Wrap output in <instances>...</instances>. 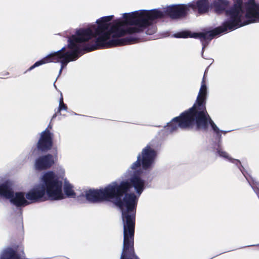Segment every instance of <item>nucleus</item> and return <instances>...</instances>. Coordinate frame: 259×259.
<instances>
[{
    "instance_id": "1",
    "label": "nucleus",
    "mask_w": 259,
    "mask_h": 259,
    "mask_svg": "<svg viewBox=\"0 0 259 259\" xmlns=\"http://www.w3.org/2000/svg\"><path fill=\"white\" fill-rule=\"evenodd\" d=\"M132 187L140 195L144 189V180L134 174L130 181H122L119 184L113 182L104 188L90 189L85 193L86 198L90 202L111 201L120 209L125 247L133 244L135 235L137 200L134 193H128Z\"/></svg>"
},
{
    "instance_id": "2",
    "label": "nucleus",
    "mask_w": 259,
    "mask_h": 259,
    "mask_svg": "<svg viewBox=\"0 0 259 259\" xmlns=\"http://www.w3.org/2000/svg\"><path fill=\"white\" fill-rule=\"evenodd\" d=\"M205 72L196 102L192 107L181 113L179 116L174 118L167 123L164 127L167 132L172 133L180 127L204 133L208 131L210 126L217 134L220 133L221 131L208 113L206 108L207 87Z\"/></svg>"
},
{
    "instance_id": "3",
    "label": "nucleus",
    "mask_w": 259,
    "mask_h": 259,
    "mask_svg": "<svg viewBox=\"0 0 259 259\" xmlns=\"http://www.w3.org/2000/svg\"><path fill=\"white\" fill-rule=\"evenodd\" d=\"M229 6L228 0H213L211 5L216 14L225 13L227 19L225 22H231L234 19V28L227 29V31L259 21V4H256L254 0H248L244 5L242 0H236L233 6L228 9Z\"/></svg>"
},
{
    "instance_id": "4",
    "label": "nucleus",
    "mask_w": 259,
    "mask_h": 259,
    "mask_svg": "<svg viewBox=\"0 0 259 259\" xmlns=\"http://www.w3.org/2000/svg\"><path fill=\"white\" fill-rule=\"evenodd\" d=\"M113 15L103 17L97 21L98 26H93L91 28H80L78 30H87L90 31L89 40L93 37H96L94 44H88L83 48V51L86 52H92L96 50L104 49L117 46H122L131 45L136 42L138 39V37L129 36L121 39H112L108 40L110 38V33L108 32L110 23H108L112 20Z\"/></svg>"
},
{
    "instance_id": "5",
    "label": "nucleus",
    "mask_w": 259,
    "mask_h": 259,
    "mask_svg": "<svg viewBox=\"0 0 259 259\" xmlns=\"http://www.w3.org/2000/svg\"><path fill=\"white\" fill-rule=\"evenodd\" d=\"M162 16L163 14L161 11L157 9L141 10L130 13H124L123 16L124 20L122 21L124 22V26L125 25L135 26L129 28L138 29L137 33H140L147 26L152 24V21Z\"/></svg>"
},
{
    "instance_id": "6",
    "label": "nucleus",
    "mask_w": 259,
    "mask_h": 259,
    "mask_svg": "<svg viewBox=\"0 0 259 259\" xmlns=\"http://www.w3.org/2000/svg\"><path fill=\"white\" fill-rule=\"evenodd\" d=\"M231 21L224 22L222 26L205 32H191L190 31L186 30L175 33L174 36L176 38H198L201 42L202 49H204L214 36L227 32V29L234 28V26H235L234 19L231 20Z\"/></svg>"
},
{
    "instance_id": "7",
    "label": "nucleus",
    "mask_w": 259,
    "mask_h": 259,
    "mask_svg": "<svg viewBox=\"0 0 259 259\" xmlns=\"http://www.w3.org/2000/svg\"><path fill=\"white\" fill-rule=\"evenodd\" d=\"M41 187L44 188L45 193L50 200H61L65 198L62 193V182L52 171L45 173L42 178Z\"/></svg>"
},
{
    "instance_id": "8",
    "label": "nucleus",
    "mask_w": 259,
    "mask_h": 259,
    "mask_svg": "<svg viewBox=\"0 0 259 259\" xmlns=\"http://www.w3.org/2000/svg\"><path fill=\"white\" fill-rule=\"evenodd\" d=\"M89 34L90 31L88 30H77L75 35L69 37L67 48L71 51L67 52L65 57L70 61H75L79 58L82 50L80 48L78 44L88 41L90 38Z\"/></svg>"
},
{
    "instance_id": "9",
    "label": "nucleus",
    "mask_w": 259,
    "mask_h": 259,
    "mask_svg": "<svg viewBox=\"0 0 259 259\" xmlns=\"http://www.w3.org/2000/svg\"><path fill=\"white\" fill-rule=\"evenodd\" d=\"M22 235L17 239L13 236L11 240V246L4 249L0 254V259H27L24 252Z\"/></svg>"
},
{
    "instance_id": "10",
    "label": "nucleus",
    "mask_w": 259,
    "mask_h": 259,
    "mask_svg": "<svg viewBox=\"0 0 259 259\" xmlns=\"http://www.w3.org/2000/svg\"><path fill=\"white\" fill-rule=\"evenodd\" d=\"M0 196L7 199L17 207L25 206L29 202L25 199L23 192H16L15 195L14 191L8 182L0 184Z\"/></svg>"
},
{
    "instance_id": "11",
    "label": "nucleus",
    "mask_w": 259,
    "mask_h": 259,
    "mask_svg": "<svg viewBox=\"0 0 259 259\" xmlns=\"http://www.w3.org/2000/svg\"><path fill=\"white\" fill-rule=\"evenodd\" d=\"M156 155V151L150 145H147L138 155L137 161L132 164L131 168L136 170L141 166L143 169L149 168L153 163Z\"/></svg>"
},
{
    "instance_id": "12",
    "label": "nucleus",
    "mask_w": 259,
    "mask_h": 259,
    "mask_svg": "<svg viewBox=\"0 0 259 259\" xmlns=\"http://www.w3.org/2000/svg\"><path fill=\"white\" fill-rule=\"evenodd\" d=\"M190 10L189 4L172 5L167 7L162 13L163 16L159 18H163L167 16L172 19H178L186 17Z\"/></svg>"
},
{
    "instance_id": "13",
    "label": "nucleus",
    "mask_w": 259,
    "mask_h": 259,
    "mask_svg": "<svg viewBox=\"0 0 259 259\" xmlns=\"http://www.w3.org/2000/svg\"><path fill=\"white\" fill-rule=\"evenodd\" d=\"M124 26V22L120 19L113 21V25L108 28V32L111 36L112 34V39H119V37L124 36L125 34H133L137 33L138 29L136 28H127L125 29L121 28ZM121 38H120L121 39Z\"/></svg>"
},
{
    "instance_id": "14",
    "label": "nucleus",
    "mask_w": 259,
    "mask_h": 259,
    "mask_svg": "<svg viewBox=\"0 0 259 259\" xmlns=\"http://www.w3.org/2000/svg\"><path fill=\"white\" fill-rule=\"evenodd\" d=\"M53 155L47 154L40 156L35 159L34 167L37 170H43L49 169L55 163V160L57 159V148H54L53 149Z\"/></svg>"
},
{
    "instance_id": "15",
    "label": "nucleus",
    "mask_w": 259,
    "mask_h": 259,
    "mask_svg": "<svg viewBox=\"0 0 259 259\" xmlns=\"http://www.w3.org/2000/svg\"><path fill=\"white\" fill-rule=\"evenodd\" d=\"M53 146V134L47 128L40 134L39 139L36 143V148L39 151L46 153L50 150Z\"/></svg>"
},
{
    "instance_id": "16",
    "label": "nucleus",
    "mask_w": 259,
    "mask_h": 259,
    "mask_svg": "<svg viewBox=\"0 0 259 259\" xmlns=\"http://www.w3.org/2000/svg\"><path fill=\"white\" fill-rule=\"evenodd\" d=\"M66 48L64 47L59 51L51 53L42 59L36 62L33 65L30 67L27 70L29 71L41 65L49 63H57L61 58L66 56L67 52H65Z\"/></svg>"
},
{
    "instance_id": "17",
    "label": "nucleus",
    "mask_w": 259,
    "mask_h": 259,
    "mask_svg": "<svg viewBox=\"0 0 259 259\" xmlns=\"http://www.w3.org/2000/svg\"><path fill=\"white\" fill-rule=\"evenodd\" d=\"M25 196L26 199L31 201L32 203L45 201L48 198L45 193L44 188L41 187L40 185L31 189L26 193Z\"/></svg>"
},
{
    "instance_id": "18",
    "label": "nucleus",
    "mask_w": 259,
    "mask_h": 259,
    "mask_svg": "<svg viewBox=\"0 0 259 259\" xmlns=\"http://www.w3.org/2000/svg\"><path fill=\"white\" fill-rule=\"evenodd\" d=\"M208 0H197L196 2L193 1L189 4V8L192 9L194 11H197L198 13L201 15L207 13L209 11V8L214 9L212 7L211 5Z\"/></svg>"
},
{
    "instance_id": "19",
    "label": "nucleus",
    "mask_w": 259,
    "mask_h": 259,
    "mask_svg": "<svg viewBox=\"0 0 259 259\" xmlns=\"http://www.w3.org/2000/svg\"><path fill=\"white\" fill-rule=\"evenodd\" d=\"M120 259H139L135 252L134 239H133V244H131L126 247H124V240H123L122 252Z\"/></svg>"
},
{
    "instance_id": "20",
    "label": "nucleus",
    "mask_w": 259,
    "mask_h": 259,
    "mask_svg": "<svg viewBox=\"0 0 259 259\" xmlns=\"http://www.w3.org/2000/svg\"><path fill=\"white\" fill-rule=\"evenodd\" d=\"M72 188V186L70 184H66L64 186V192L67 197H75L76 193Z\"/></svg>"
},
{
    "instance_id": "21",
    "label": "nucleus",
    "mask_w": 259,
    "mask_h": 259,
    "mask_svg": "<svg viewBox=\"0 0 259 259\" xmlns=\"http://www.w3.org/2000/svg\"><path fill=\"white\" fill-rule=\"evenodd\" d=\"M67 108H67V106L66 104H65L64 103L63 98L62 95H61V98H60V100H59V107H58L57 113H55L53 115V118L56 117L57 116V113L60 112L61 111H62V110H65V111H66L67 110Z\"/></svg>"
},
{
    "instance_id": "22",
    "label": "nucleus",
    "mask_w": 259,
    "mask_h": 259,
    "mask_svg": "<svg viewBox=\"0 0 259 259\" xmlns=\"http://www.w3.org/2000/svg\"><path fill=\"white\" fill-rule=\"evenodd\" d=\"M218 152L221 156L229 159L231 161L236 164V165H238L241 164V162L239 160L229 158L228 154L226 152L220 150L218 151Z\"/></svg>"
},
{
    "instance_id": "23",
    "label": "nucleus",
    "mask_w": 259,
    "mask_h": 259,
    "mask_svg": "<svg viewBox=\"0 0 259 259\" xmlns=\"http://www.w3.org/2000/svg\"><path fill=\"white\" fill-rule=\"evenodd\" d=\"M153 21H152V23H153ZM156 28L155 26L152 25V24H150V25H149L146 27V28L144 29V30L141 32H145V33L147 35H152L154 34L156 32Z\"/></svg>"
},
{
    "instance_id": "24",
    "label": "nucleus",
    "mask_w": 259,
    "mask_h": 259,
    "mask_svg": "<svg viewBox=\"0 0 259 259\" xmlns=\"http://www.w3.org/2000/svg\"><path fill=\"white\" fill-rule=\"evenodd\" d=\"M70 62L69 59H67L65 57L61 58L59 59V60L58 61L57 63L60 62L61 63V67L60 70V73L62 72V70L63 68L67 65L68 62Z\"/></svg>"
},
{
    "instance_id": "25",
    "label": "nucleus",
    "mask_w": 259,
    "mask_h": 259,
    "mask_svg": "<svg viewBox=\"0 0 259 259\" xmlns=\"http://www.w3.org/2000/svg\"><path fill=\"white\" fill-rule=\"evenodd\" d=\"M48 129L50 128H52V126L50 124H49L47 127Z\"/></svg>"
}]
</instances>
